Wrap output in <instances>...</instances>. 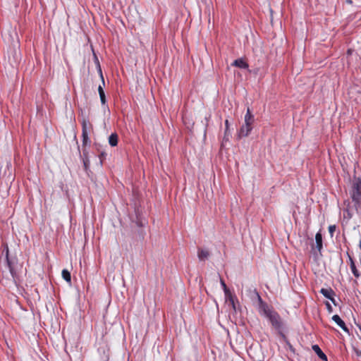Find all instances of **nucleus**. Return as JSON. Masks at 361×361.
<instances>
[{"label": "nucleus", "instance_id": "obj_1", "mask_svg": "<svg viewBox=\"0 0 361 361\" xmlns=\"http://www.w3.org/2000/svg\"><path fill=\"white\" fill-rule=\"evenodd\" d=\"M254 121V116L252 114L250 108H247L244 118L245 123L240 127L237 134L238 139H241L242 137L249 135L252 129Z\"/></svg>", "mask_w": 361, "mask_h": 361}, {"label": "nucleus", "instance_id": "obj_2", "mask_svg": "<svg viewBox=\"0 0 361 361\" xmlns=\"http://www.w3.org/2000/svg\"><path fill=\"white\" fill-rule=\"evenodd\" d=\"M250 294L255 297L259 302V310L261 314H263L266 317L273 311L269 308L267 303H265L261 296L259 295L256 289L249 290Z\"/></svg>", "mask_w": 361, "mask_h": 361}, {"label": "nucleus", "instance_id": "obj_3", "mask_svg": "<svg viewBox=\"0 0 361 361\" xmlns=\"http://www.w3.org/2000/svg\"><path fill=\"white\" fill-rule=\"evenodd\" d=\"M353 201L360 202L361 200V180H356L353 184V193L351 195Z\"/></svg>", "mask_w": 361, "mask_h": 361}, {"label": "nucleus", "instance_id": "obj_4", "mask_svg": "<svg viewBox=\"0 0 361 361\" xmlns=\"http://www.w3.org/2000/svg\"><path fill=\"white\" fill-rule=\"evenodd\" d=\"M271 325L276 329H280L282 326V323L281 320V317L279 314L275 312L272 311L267 317Z\"/></svg>", "mask_w": 361, "mask_h": 361}, {"label": "nucleus", "instance_id": "obj_5", "mask_svg": "<svg viewBox=\"0 0 361 361\" xmlns=\"http://www.w3.org/2000/svg\"><path fill=\"white\" fill-rule=\"evenodd\" d=\"M5 257H6V262H7V265H8V267L9 268L10 273H11L13 280L16 281V278L17 277V274H16V271L14 269V267L13 266L12 261L9 259L8 248L7 246L6 247Z\"/></svg>", "mask_w": 361, "mask_h": 361}, {"label": "nucleus", "instance_id": "obj_6", "mask_svg": "<svg viewBox=\"0 0 361 361\" xmlns=\"http://www.w3.org/2000/svg\"><path fill=\"white\" fill-rule=\"evenodd\" d=\"M332 320L336 322L344 331L349 332L348 327L345 322L341 319L338 314H335L332 317Z\"/></svg>", "mask_w": 361, "mask_h": 361}, {"label": "nucleus", "instance_id": "obj_7", "mask_svg": "<svg viewBox=\"0 0 361 361\" xmlns=\"http://www.w3.org/2000/svg\"><path fill=\"white\" fill-rule=\"evenodd\" d=\"M312 348L320 359L327 361L326 355L322 352L318 345H313Z\"/></svg>", "mask_w": 361, "mask_h": 361}, {"label": "nucleus", "instance_id": "obj_8", "mask_svg": "<svg viewBox=\"0 0 361 361\" xmlns=\"http://www.w3.org/2000/svg\"><path fill=\"white\" fill-rule=\"evenodd\" d=\"M198 258L200 261H204L209 257V252L204 249H198Z\"/></svg>", "mask_w": 361, "mask_h": 361}, {"label": "nucleus", "instance_id": "obj_9", "mask_svg": "<svg viewBox=\"0 0 361 361\" xmlns=\"http://www.w3.org/2000/svg\"><path fill=\"white\" fill-rule=\"evenodd\" d=\"M320 293L326 298H331L332 296L335 295V292L331 288H322L320 290Z\"/></svg>", "mask_w": 361, "mask_h": 361}, {"label": "nucleus", "instance_id": "obj_10", "mask_svg": "<svg viewBox=\"0 0 361 361\" xmlns=\"http://www.w3.org/2000/svg\"><path fill=\"white\" fill-rule=\"evenodd\" d=\"M316 247L320 252L322 249V235L320 232L316 233L315 235Z\"/></svg>", "mask_w": 361, "mask_h": 361}, {"label": "nucleus", "instance_id": "obj_11", "mask_svg": "<svg viewBox=\"0 0 361 361\" xmlns=\"http://www.w3.org/2000/svg\"><path fill=\"white\" fill-rule=\"evenodd\" d=\"M233 66L240 68H247L248 67L247 63L243 59H238L233 63Z\"/></svg>", "mask_w": 361, "mask_h": 361}, {"label": "nucleus", "instance_id": "obj_12", "mask_svg": "<svg viewBox=\"0 0 361 361\" xmlns=\"http://www.w3.org/2000/svg\"><path fill=\"white\" fill-rule=\"evenodd\" d=\"M348 257H349V260H350V269H351L353 275L356 278H358L360 276V273L358 272L357 269H356V267H355V262H354L353 258L350 255H348Z\"/></svg>", "mask_w": 361, "mask_h": 361}, {"label": "nucleus", "instance_id": "obj_13", "mask_svg": "<svg viewBox=\"0 0 361 361\" xmlns=\"http://www.w3.org/2000/svg\"><path fill=\"white\" fill-rule=\"evenodd\" d=\"M91 128L92 126L90 123L88 121L83 119L82 122V133H85V132L88 133Z\"/></svg>", "mask_w": 361, "mask_h": 361}, {"label": "nucleus", "instance_id": "obj_14", "mask_svg": "<svg viewBox=\"0 0 361 361\" xmlns=\"http://www.w3.org/2000/svg\"><path fill=\"white\" fill-rule=\"evenodd\" d=\"M82 162L85 170L87 171L90 166V160L87 156V152L85 149L82 150Z\"/></svg>", "mask_w": 361, "mask_h": 361}, {"label": "nucleus", "instance_id": "obj_15", "mask_svg": "<svg viewBox=\"0 0 361 361\" xmlns=\"http://www.w3.org/2000/svg\"><path fill=\"white\" fill-rule=\"evenodd\" d=\"M109 143L111 146L115 147L118 144V135L116 133H112L109 137Z\"/></svg>", "mask_w": 361, "mask_h": 361}, {"label": "nucleus", "instance_id": "obj_16", "mask_svg": "<svg viewBox=\"0 0 361 361\" xmlns=\"http://www.w3.org/2000/svg\"><path fill=\"white\" fill-rule=\"evenodd\" d=\"M62 277L67 282L70 283L71 281V273L66 269L62 271Z\"/></svg>", "mask_w": 361, "mask_h": 361}, {"label": "nucleus", "instance_id": "obj_17", "mask_svg": "<svg viewBox=\"0 0 361 361\" xmlns=\"http://www.w3.org/2000/svg\"><path fill=\"white\" fill-rule=\"evenodd\" d=\"M82 146L84 147L85 146H87V145L90 144V140L89 139L87 133L85 132V133H82Z\"/></svg>", "mask_w": 361, "mask_h": 361}, {"label": "nucleus", "instance_id": "obj_18", "mask_svg": "<svg viewBox=\"0 0 361 361\" xmlns=\"http://www.w3.org/2000/svg\"><path fill=\"white\" fill-rule=\"evenodd\" d=\"M229 302L232 306L233 310L234 311H236V306H235V300L232 295H230V297H229Z\"/></svg>", "mask_w": 361, "mask_h": 361}, {"label": "nucleus", "instance_id": "obj_19", "mask_svg": "<svg viewBox=\"0 0 361 361\" xmlns=\"http://www.w3.org/2000/svg\"><path fill=\"white\" fill-rule=\"evenodd\" d=\"M99 94V97H100V100H101V103L102 104H106V96H105V93L104 92H102L101 94Z\"/></svg>", "mask_w": 361, "mask_h": 361}, {"label": "nucleus", "instance_id": "obj_20", "mask_svg": "<svg viewBox=\"0 0 361 361\" xmlns=\"http://www.w3.org/2000/svg\"><path fill=\"white\" fill-rule=\"evenodd\" d=\"M336 231V226L335 225H331L329 226V232L331 236H333L334 232Z\"/></svg>", "mask_w": 361, "mask_h": 361}, {"label": "nucleus", "instance_id": "obj_21", "mask_svg": "<svg viewBox=\"0 0 361 361\" xmlns=\"http://www.w3.org/2000/svg\"><path fill=\"white\" fill-rule=\"evenodd\" d=\"M98 67H99V75H100V78H101V80H102V85H105V82H104V77H103V74H102V69H101V67L99 66V64H98Z\"/></svg>", "mask_w": 361, "mask_h": 361}, {"label": "nucleus", "instance_id": "obj_22", "mask_svg": "<svg viewBox=\"0 0 361 361\" xmlns=\"http://www.w3.org/2000/svg\"><path fill=\"white\" fill-rule=\"evenodd\" d=\"M230 135H231V133L229 132V130L226 131V130H225L224 141H228Z\"/></svg>", "mask_w": 361, "mask_h": 361}, {"label": "nucleus", "instance_id": "obj_23", "mask_svg": "<svg viewBox=\"0 0 361 361\" xmlns=\"http://www.w3.org/2000/svg\"><path fill=\"white\" fill-rule=\"evenodd\" d=\"M326 308H327V310H328V311H329V312H331L333 311L332 307H331V305L329 304V302H326Z\"/></svg>", "mask_w": 361, "mask_h": 361}, {"label": "nucleus", "instance_id": "obj_24", "mask_svg": "<svg viewBox=\"0 0 361 361\" xmlns=\"http://www.w3.org/2000/svg\"><path fill=\"white\" fill-rule=\"evenodd\" d=\"M98 92H99V94H101L102 92H104L102 85H99L98 87Z\"/></svg>", "mask_w": 361, "mask_h": 361}, {"label": "nucleus", "instance_id": "obj_25", "mask_svg": "<svg viewBox=\"0 0 361 361\" xmlns=\"http://www.w3.org/2000/svg\"><path fill=\"white\" fill-rule=\"evenodd\" d=\"M220 282H221V285L223 289L226 288V285L223 279H221V278H220Z\"/></svg>", "mask_w": 361, "mask_h": 361}, {"label": "nucleus", "instance_id": "obj_26", "mask_svg": "<svg viewBox=\"0 0 361 361\" xmlns=\"http://www.w3.org/2000/svg\"><path fill=\"white\" fill-rule=\"evenodd\" d=\"M225 126H226L225 130H226V131L229 130V122L228 120L225 121Z\"/></svg>", "mask_w": 361, "mask_h": 361}, {"label": "nucleus", "instance_id": "obj_27", "mask_svg": "<svg viewBox=\"0 0 361 361\" xmlns=\"http://www.w3.org/2000/svg\"><path fill=\"white\" fill-rule=\"evenodd\" d=\"M136 224H137V225L138 226H143V225H144V224H142V222L141 221L138 220V219H137V223H136Z\"/></svg>", "mask_w": 361, "mask_h": 361}, {"label": "nucleus", "instance_id": "obj_28", "mask_svg": "<svg viewBox=\"0 0 361 361\" xmlns=\"http://www.w3.org/2000/svg\"><path fill=\"white\" fill-rule=\"evenodd\" d=\"M355 353H356V355L357 356H361V351L360 350H359L357 349H355Z\"/></svg>", "mask_w": 361, "mask_h": 361}, {"label": "nucleus", "instance_id": "obj_29", "mask_svg": "<svg viewBox=\"0 0 361 361\" xmlns=\"http://www.w3.org/2000/svg\"><path fill=\"white\" fill-rule=\"evenodd\" d=\"M329 300L334 303V305H336V302L335 299L334 298V296H332Z\"/></svg>", "mask_w": 361, "mask_h": 361}, {"label": "nucleus", "instance_id": "obj_30", "mask_svg": "<svg viewBox=\"0 0 361 361\" xmlns=\"http://www.w3.org/2000/svg\"><path fill=\"white\" fill-rule=\"evenodd\" d=\"M224 290L226 295H227L229 292V290L228 289L227 286L226 287V288L224 289Z\"/></svg>", "mask_w": 361, "mask_h": 361}]
</instances>
